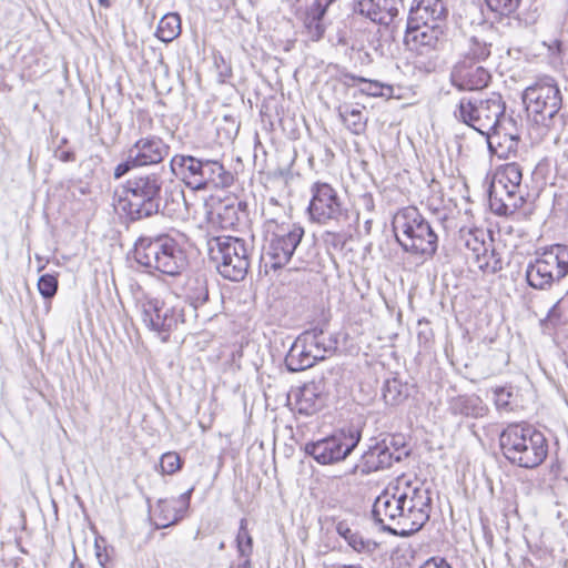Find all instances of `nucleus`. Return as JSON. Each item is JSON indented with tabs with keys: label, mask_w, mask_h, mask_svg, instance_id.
<instances>
[{
	"label": "nucleus",
	"mask_w": 568,
	"mask_h": 568,
	"mask_svg": "<svg viewBox=\"0 0 568 568\" xmlns=\"http://www.w3.org/2000/svg\"><path fill=\"white\" fill-rule=\"evenodd\" d=\"M430 511L429 488L417 478L400 477L375 499L372 515L383 530L407 537L425 526Z\"/></svg>",
	"instance_id": "obj_1"
},
{
	"label": "nucleus",
	"mask_w": 568,
	"mask_h": 568,
	"mask_svg": "<svg viewBox=\"0 0 568 568\" xmlns=\"http://www.w3.org/2000/svg\"><path fill=\"white\" fill-rule=\"evenodd\" d=\"M523 101L531 119L529 135L536 143L546 138L557 141L567 121L564 113L560 89L551 77L538 78L523 93Z\"/></svg>",
	"instance_id": "obj_2"
},
{
	"label": "nucleus",
	"mask_w": 568,
	"mask_h": 568,
	"mask_svg": "<svg viewBox=\"0 0 568 568\" xmlns=\"http://www.w3.org/2000/svg\"><path fill=\"white\" fill-rule=\"evenodd\" d=\"M163 179L156 173L131 176L113 196L114 209L138 221L159 213Z\"/></svg>",
	"instance_id": "obj_3"
},
{
	"label": "nucleus",
	"mask_w": 568,
	"mask_h": 568,
	"mask_svg": "<svg viewBox=\"0 0 568 568\" xmlns=\"http://www.w3.org/2000/svg\"><path fill=\"white\" fill-rule=\"evenodd\" d=\"M504 457L513 465L532 469L548 456V439L539 429L528 424H509L499 435Z\"/></svg>",
	"instance_id": "obj_4"
},
{
	"label": "nucleus",
	"mask_w": 568,
	"mask_h": 568,
	"mask_svg": "<svg viewBox=\"0 0 568 568\" xmlns=\"http://www.w3.org/2000/svg\"><path fill=\"white\" fill-rule=\"evenodd\" d=\"M135 261L164 275L179 276L189 266L184 247L169 234L142 236L134 245Z\"/></svg>",
	"instance_id": "obj_5"
},
{
	"label": "nucleus",
	"mask_w": 568,
	"mask_h": 568,
	"mask_svg": "<svg viewBox=\"0 0 568 568\" xmlns=\"http://www.w3.org/2000/svg\"><path fill=\"white\" fill-rule=\"evenodd\" d=\"M396 241L405 252L433 257L438 247V235L415 206L400 209L393 217Z\"/></svg>",
	"instance_id": "obj_6"
},
{
	"label": "nucleus",
	"mask_w": 568,
	"mask_h": 568,
	"mask_svg": "<svg viewBox=\"0 0 568 568\" xmlns=\"http://www.w3.org/2000/svg\"><path fill=\"white\" fill-rule=\"evenodd\" d=\"M170 168L194 191L225 189L234 181L233 174L216 160L175 154L170 161Z\"/></svg>",
	"instance_id": "obj_7"
},
{
	"label": "nucleus",
	"mask_w": 568,
	"mask_h": 568,
	"mask_svg": "<svg viewBox=\"0 0 568 568\" xmlns=\"http://www.w3.org/2000/svg\"><path fill=\"white\" fill-rule=\"evenodd\" d=\"M454 116L481 135L488 134L509 118L506 115V102L497 92L460 98L454 110Z\"/></svg>",
	"instance_id": "obj_8"
},
{
	"label": "nucleus",
	"mask_w": 568,
	"mask_h": 568,
	"mask_svg": "<svg viewBox=\"0 0 568 568\" xmlns=\"http://www.w3.org/2000/svg\"><path fill=\"white\" fill-rule=\"evenodd\" d=\"M252 246L244 240L230 235L207 240V253L219 274L230 281L245 278L251 264Z\"/></svg>",
	"instance_id": "obj_9"
},
{
	"label": "nucleus",
	"mask_w": 568,
	"mask_h": 568,
	"mask_svg": "<svg viewBox=\"0 0 568 568\" xmlns=\"http://www.w3.org/2000/svg\"><path fill=\"white\" fill-rule=\"evenodd\" d=\"M521 180L523 172L518 163H507L497 170L489 190L490 206L497 214L507 215L521 206Z\"/></svg>",
	"instance_id": "obj_10"
},
{
	"label": "nucleus",
	"mask_w": 568,
	"mask_h": 568,
	"mask_svg": "<svg viewBox=\"0 0 568 568\" xmlns=\"http://www.w3.org/2000/svg\"><path fill=\"white\" fill-rule=\"evenodd\" d=\"M361 432L354 427L342 429L328 437L305 445V453L321 465L344 460L358 445Z\"/></svg>",
	"instance_id": "obj_11"
},
{
	"label": "nucleus",
	"mask_w": 568,
	"mask_h": 568,
	"mask_svg": "<svg viewBox=\"0 0 568 568\" xmlns=\"http://www.w3.org/2000/svg\"><path fill=\"white\" fill-rule=\"evenodd\" d=\"M142 321L149 329L156 332L166 342L171 331L179 324L189 323L191 318L186 315V310L179 305L168 306L159 298L146 297L142 303Z\"/></svg>",
	"instance_id": "obj_12"
},
{
	"label": "nucleus",
	"mask_w": 568,
	"mask_h": 568,
	"mask_svg": "<svg viewBox=\"0 0 568 568\" xmlns=\"http://www.w3.org/2000/svg\"><path fill=\"white\" fill-rule=\"evenodd\" d=\"M311 193L308 213L313 221L326 224L329 221L343 223L348 220V211L344 207L337 191L332 185L316 182L312 185Z\"/></svg>",
	"instance_id": "obj_13"
},
{
	"label": "nucleus",
	"mask_w": 568,
	"mask_h": 568,
	"mask_svg": "<svg viewBox=\"0 0 568 568\" xmlns=\"http://www.w3.org/2000/svg\"><path fill=\"white\" fill-rule=\"evenodd\" d=\"M304 236V229L293 224L290 226H278L271 233L267 244L264 247V258L266 265L277 270L285 266L292 258Z\"/></svg>",
	"instance_id": "obj_14"
},
{
	"label": "nucleus",
	"mask_w": 568,
	"mask_h": 568,
	"mask_svg": "<svg viewBox=\"0 0 568 568\" xmlns=\"http://www.w3.org/2000/svg\"><path fill=\"white\" fill-rule=\"evenodd\" d=\"M408 450L404 448L390 449L388 443L383 440L371 446L347 474L368 475L371 473L388 468L394 463H399L408 456Z\"/></svg>",
	"instance_id": "obj_15"
},
{
	"label": "nucleus",
	"mask_w": 568,
	"mask_h": 568,
	"mask_svg": "<svg viewBox=\"0 0 568 568\" xmlns=\"http://www.w3.org/2000/svg\"><path fill=\"white\" fill-rule=\"evenodd\" d=\"M405 43L419 54L442 50L447 43L446 26L407 23Z\"/></svg>",
	"instance_id": "obj_16"
},
{
	"label": "nucleus",
	"mask_w": 568,
	"mask_h": 568,
	"mask_svg": "<svg viewBox=\"0 0 568 568\" xmlns=\"http://www.w3.org/2000/svg\"><path fill=\"white\" fill-rule=\"evenodd\" d=\"M486 138L488 151L498 159L515 158L520 142V126L518 121L509 116L498 124Z\"/></svg>",
	"instance_id": "obj_17"
},
{
	"label": "nucleus",
	"mask_w": 568,
	"mask_h": 568,
	"mask_svg": "<svg viewBox=\"0 0 568 568\" xmlns=\"http://www.w3.org/2000/svg\"><path fill=\"white\" fill-rule=\"evenodd\" d=\"M449 78L458 91H479L488 87L491 74L476 61L459 60L454 64Z\"/></svg>",
	"instance_id": "obj_18"
},
{
	"label": "nucleus",
	"mask_w": 568,
	"mask_h": 568,
	"mask_svg": "<svg viewBox=\"0 0 568 568\" xmlns=\"http://www.w3.org/2000/svg\"><path fill=\"white\" fill-rule=\"evenodd\" d=\"M334 0H313L297 19L302 22V34L308 40L317 42L323 39L326 31L325 14Z\"/></svg>",
	"instance_id": "obj_19"
},
{
	"label": "nucleus",
	"mask_w": 568,
	"mask_h": 568,
	"mask_svg": "<svg viewBox=\"0 0 568 568\" xmlns=\"http://www.w3.org/2000/svg\"><path fill=\"white\" fill-rule=\"evenodd\" d=\"M129 150L138 165L146 166L161 163L168 156L170 145L160 136L148 135L135 141Z\"/></svg>",
	"instance_id": "obj_20"
},
{
	"label": "nucleus",
	"mask_w": 568,
	"mask_h": 568,
	"mask_svg": "<svg viewBox=\"0 0 568 568\" xmlns=\"http://www.w3.org/2000/svg\"><path fill=\"white\" fill-rule=\"evenodd\" d=\"M447 8L443 0H415L407 23L446 26Z\"/></svg>",
	"instance_id": "obj_21"
},
{
	"label": "nucleus",
	"mask_w": 568,
	"mask_h": 568,
	"mask_svg": "<svg viewBox=\"0 0 568 568\" xmlns=\"http://www.w3.org/2000/svg\"><path fill=\"white\" fill-rule=\"evenodd\" d=\"M536 256L554 283L560 282L568 275V245H551L541 252H536Z\"/></svg>",
	"instance_id": "obj_22"
},
{
	"label": "nucleus",
	"mask_w": 568,
	"mask_h": 568,
	"mask_svg": "<svg viewBox=\"0 0 568 568\" xmlns=\"http://www.w3.org/2000/svg\"><path fill=\"white\" fill-rule=\"evenodd\" d=\"M183 291L189 304L181 308L186 310L191 320L195 318L196 308L209 300L207 281L203 275H191L186 278Z\"/></svg>",
	"instance_id": "obj_23"
},
{
	"label": "nucleus",
	"mask_w": 568,
	"mask_h": 568,
	"mask_svg": "<svg viewBox=\"0 0 568 568\" xmlns=\"http://www.w3.org/2000/svg\"><path fill=\"white\" fill-rule=\"evenodd\" d=\"M325 398L318 384H305L296 394V409L300 414L310 416L324 406Z\"/></svg>",
	"instance_id": "obj_24"
},
{
	"label": "nucleus",
	"mask_w": 568,
	"mask_h": 568,
	"mask_svg": "<svg viewBox=\"0 0 568 568\" xmlns=\"http://www.w3.org/2000/svg\"><path fill=\"white\" fill-rule=\"evenodd\" d=\"M301 341L305 342L316 362L324 359L327 353L333 352L337 343L335 338L327 336L321 328L305 331L301 334Z\"/></svg>",
	"instance_id": "obj_25"
},
{
	"label": "nucleus",
	"mask_w": 568,
	"mask_h": 568,
	"mask_svg": "<svg viewBox=\"0 0 568 568\" xmlns=\"http://www.w3.org/2000/svg\"><path fill=\"white\" fill-rule=\"evenodd\" d=\"M466 245L471 250L475 263L479 270L486 273H496L503 268L501 260L484 242L474 239V245L471 246L470 240H467Z\"/></svg>",
	"instance_id": "obj_26"
},
{
	"label": "nucleus",
	"mask_w": 568,
	"mask_h": 568,
	"mask_svg": "<svg viewBox=\"0 0 568 568\" xmlns=\"http://www.w3.org/2000/svg\"><path fill=\"white\" fill-rule=\"evenodd\" d=\"M316 363L315 357L308 351L301 335L295 339L285 356V366L290 372H301L312 367Z\"/></svg>",
	"instance_id": "obj_27"
},
{
	"label": "nucleus",
	"mask_w": 568,
	"mask_h": 568,
	"mask_svg": "<svg viewBox=\"0 0 568 568\" xmlns=\"http://www.w3.org/2000/svg\"><path fill=\"white\" fill-rule=\"evenodd\" d=\"M335 530L356 552L373 554L378 546L374 540L364 538L358 531L353 530L346 521H338Z\"/></svg>",
	"instance_id": "obj_28"
},
{
	"label": "nucleus",
	"mask_w": 568,
	"mask_h": 568,
	"mask_svg": "<svg viewBox=\"0 0 568 568\" xmlns=\"http://www.w3.org/2000/svg\"><path fill=\"white\" fill-rule=\"evenodd\" d=\"M449 410L454 415L478 418L483 417L487 408L478 396H457L449 402Z\"/></svg>",
	"instance_id": "obj_29"
},
{
	"label": "nucleus",
	"mask_w": 568,
	"mask_h": 568,
	"mask_svg": "<svg viewBox=\"0 0 568 568\" xmlns=\"http://www.w3.org/2000/svg\"><path fill=\"white\" fill-rule=\"evenodd\" d=\"M527 284L535 290H549L554 282L549 278V274L544 268L542 263L539 262L535 255L534 260H530L526 266L525 272Z\"/></svg>",
	"instance_id": "obj_30"
},
{
	"label": "nucleus",
	"mask_w": 568,
	"mask_h": 568,
	"mask_svg": "<svg viewBox=\"0 0 568 568\" xmlns=\"http://www.w3.org/2000/svg\"><path fill=\"white\" fill-rule=\"evenodd\" d=\"M364 108L341 106L338 114L345 126L356 135L365 132L367 118L363 114Z\"/></svg>",
	"instance_id": "obj_31"
},
{
	"label": "nucleus",
	"mask_w": 568,
	"mask_h": 568,
	"mask_svg": "<svg viewBox=\"0 0 568 568\" xmlns=\"http://www.w3.org/2000/svg\"><path fill=\"white\" fill-rule=\"evenodd\" d=\"M181 33V18L178 13H166L159 21L155 36L162 42H171Z\"/></svg>",
	"instance_id": "obj_32"
},
{
	"label": "nucleus",
	"mask_w": 568,
	"mask_h": 568,
	"mask_svg": "<svg viewBox=\"0 0 568 568\" xmlns=\"http://www.w3.org/2000/svg\"><path fill=\"white\" fill-rule=\"evenodd\" d=\"M344 84L347 87H356L359 85V93L365 94L368 97H383L384 95V89L386 88L385 84H383L379 81L376 80H368L362 77H357L351 73L344 74ZM389 89V87H387Z\"/></svg>",
	"instance_id": "obj_33"
},
{
	"label": "nucleus",
	"mask_w": 568,
	"mask_h": 568,
	"mask_svg": "<svg viewBox=\"0 0 568 568\" xmlns=\"http://www.w3.org/2000/svg\"><path fill=\"white\" fill-rule=\"evenodd\" d=\"M409 396V386L398 378L387 379L383 386V398L388 405H398Z\"/></svg>",
	"instance_id": "obj_34"
},
{
	"label": "nucleus",
	"mask_w": 568,
	"mask_h": 568,
	"mask_svg": "<svg viewBox=\"0 0 568 568\" xmlns=\"http://www.w3.org/2000/svg\"><path fill=\"white\" fill-rule=\"evenodd\" d=\"M491 44L477 37H471L468 41V48L460 60H471L481 64L490 55Z\"/></svg>",
	"instance_id": "obj_35"
},
{
	"label": "nucleus",
	"mask_w": 568,
	"mask_h": 568,
	"mask_svg": "<svg viewBox=\"0 0 568 568\" xmlns=\"http://www.w3.org/2000/svg\"><path fill=\"white\" fill-rule=\"evenodd\" d=\"M158 510L159 521L156 525L162 528L174 525L182 518V514L178 510L174 501L160 500L158 504Z\"/></svg>",
	"instance_id": "obj_36"
},
{
	"label": "nucleus",
	"mask_w": 568,
	"mask_h": 568,
	"mask_svg": "<svg viewBox=\"0 0 568 568\" xmlns=\"http://www.w3.org/2000/svg\"><path fill=\"white\" fill-rule=\"evenodd\" d=\"M236 548L241 557H251L253 551V538L247 529V520L242 518L236 535Z\"/></svg>",
	"instance_id": "obj_37"
},
{
	"label": "nucleus",
	"mask_w": 568,
	"mask_h": 568,
	"mask_svg": "<svg viewBox=\"0 0 568 568\" xmlns=\"http://www.w3.org/2000/svg\"><path fill=\"white\" fill-rule=\"evenodd\" d=\"M354 10L374 22H385V18L379 14V0H359L355 4Z\"/></svg>",
	"instance_id": "obj_38"
},
{
	"label": "nucleus",
	"mask_w": 568,
	"mask_h": 568,
	"mask_svg": "<svg viewBox=\"0 0 568 568\" xmlns=\"http://www.w3.org/2000/svg\"><path fill=\"white\" fill-rule=\"evenodd\" d=\"M488 10L496 16H508L514 12L519 0H484Z\"/></svg>",
	"instance_id": "obj_39"
},
{
	"label": "nucleus",
	"mask_w": 568,
	"mask_h": 568,
	"mask_svg": "<svg viewBox=\"0 0 568 568\" xmlns=\"http://www.w3.org/2000/svg\"><path fill=\"white\" fill-rule=\"evenodd\" d=\"M404 11L400 7L399 0H384L381 4V17L385 18V22H378L379 24L388 26L395 21L399 12Z\"/></svg>",
	"instance_id": "obj_40"
},
{
	"label": "nucleus",
	"mask_w": 568,
	"mask_h": 568,
	"mask_svg": "<svg viewBox=\"0 0 568 568\" xmlns=\"http://www.w3.org/2000/svg\"><path fill=\"white\" fill-rule=\"evenodd\" d=\"M38 290L44 298H51L58 290V281L53 275L44 274L38 281Z\"/></svg>",
	"instance_id": "obj_41"
},
{
	"label": "nucleus",
	"mask_w": 568,
	"mask_h": 568,
	"mask_svg": "<svg viewBox=\"0 0 568 568\" xmlns=\"http://www.w3.org/2000/svg\"><path fill=\"white\" fill-rule=\"evenodd\" d=\"M162 473L172 475L181 468V458L174 452H169L162 455L160 460Z\"/></svg>",
	"instance_id": "obj_42"
},
{
	"label": "nucleus",
	"mask_w": 568,
	"mask_h": 568,
	"mask_svg": "<svg viewBox=\"0 0 568 568\" xmlns=\"http://www.w3.org/2000/svg\"><path fill=\"white\" fill-rule=\"evenodd\" d=\"M495 405L498 410L509 412L513 410L511 398L513 392L505 387H497L494 390Z\"/></svg>",
	"instance_id": "obj_43"
},
{
	"label": "nucleus",
	"mask_w": 568,
	"mask_h": 568,
	"mask_svg": "<svg viewBox=\"0 0 568 568\" xmlns=\"http://www.w3.org/2000/svg\"><path fill=\"white\" fill-rule=\"evenodd\" d=\"M139 166L140 165H138V163H135V160L132 159V153L129 150L128 159L124 162L119 163L115 166L114 172H113L114 179H121L126 173H129L132 169L139 168Z\"/></svg>",
	"instance_id": "obj_44"
},
{
	"label": "nucleus",
	"mask_w": 568,
	"mask_h": 568,
	"mask_svg": "<svg viewBox=\"0 0 568 568\" xmlns=\"http://www.w3.org/2000/svg\"><path fill=\"white\" fill-rule=\"evenodd\" d=\"M101 542H104L103 538H95L94 541V550L98 562L101 567L105 568L110 557L106 551V547L102 546Z\"/></svg>",
	"instance_id": "obj_45"
},
{
	"label": "nucleus",
	"mask_w": 568,
	"mask_h": 568,
	"mask_svg": "<svg viewBox=\"0 0 568 568\" xmlns=\"http://www.w3.org/2000/svg\"><path fill=\"white\" fill-rule=\"evenodd\" d=\"M215 65L219 69V78L221 82H225L227 78L232 75L231 67L227 65L223 57H215Z\"/></svg>",
	"instance_id": "obj_46"
},
{
	"label": "nucleus",
	"mask_w": 568,
	"mask_h": 568,
	"mask_svg": "<svg viewBox=\"0 0 568 568\" xmlns=\"http://www.w3.org/2000/svg\"><path fill=\"white\" fill-rule=\"evenodd\" d=\"M419 568H452L443 557H432L427 559Z\"/></svg>",
	"instance_id": "obj_47"
},
{
	"label": "nucleus",
	"mask_w": 568,
	"mask_h": 568,
	"mask_svg": "<svg viewBox=\"0 0 568 568\" xmlns=\"http://www.w3.org/2000/svg\"><path fill=\"white\" fill-rule=\"evenodd\" d=\"M560 303L561 300H558L547 313L546 318L552 324H557L561 320Z\"/></svg>",
	"instance_id": "obj_48"
},
{
	"label": "nucleus",
	"mask_w": 568,
	"mask_h": 568,
	"mask_svg": "<svg viewBox=\"0 0 568 568\" xmlns=\"http://www.w3.org/2000/svg\"><path fill=\"white\" fill-rule=\"evenodd\" d=\"M324 241L326 244L332 245L334 247H342L344 245V239L341 234L334 232H326Z\"/></svg>",
	"instance_id": "obj_49"
},
{
	"label": "nucleus",
	"mask_w": 568,
	"mask_h": 568,
	"mask_svg": "<svg viewBox=\"0 0 568 568\" xmlns=\"http://www.w3.org/2000/svg\"><path fill=\"white\" fill-rule=\"evenodd\" d=\"M557 171L560 173L565 179H568V149L565 150L562 155L557 161Z\"/></svg>",
	"instance_id": "obj_50"
},
{
	"label": "nucleus",
	"mask_w": 568,
	"mask_h": 568,
	"mask_svg": "<svg viewBox=\"0 0 568 568\" xmlns=\"http://www.w3.org/2000/svg\"><path fill=\"white\" fill-rule=\"evenodd\" d=\"M358 202L367 212H372L375 207L373 195L369 193L361 195Z\"/></svg>",
	"instance_id": "obj_51"
},
{
	"label": "nucleus",
	"mask_w": 568,
	"mask_h": 568,
	"mask_svg": "<svg viewBox=\"0 0 568 568\" xmlns=\"http://www.w3.org/2000/svg\"><path fill=\"white\" fill-rule=\"evenodd\" d=\"M55 158L64 163L75 161V154L73 151H70V150H67V151L57 150Z\"/></svg>",
	"instance_id": "obj_52"
},
{
	"label": "nucleus",
	"mask_w": 568,
	"mask_h": 568,
	"mask_svg": "<svg viewBox=\"0 0 568 568\" xmlns=\"http://www.w3.org/2000/svg\"><path fill=\"white\" fill-rule=\"evenodd\" d=\"M193 488L189 489L187 491L183 493L180 498L179 503L181 504L182 509H185L189 507L190 498L192 495Z\"/></svg>",
	"instance_id": "obj_53"
},
{
	"label": "nucleus",
	"mask_w": 568,
	"mask_h": 568,
	"mask_svg": "<svg viewBox=\"0 0 568 568\" xmlns=\"http://www.w3.org/2000/svg\"><path fill=\"white\" fill-rule=\"evenodd\" d=\"M243 558H244L243 562L240 564L237 568H250L251 567L250 557H243Z\"/></svg>",
	"instance_id": "obj_54"
},
{
	"label": "nucleus",
	"mask_w": 568,
	"mask_h": 568,
	"mask_svg": "<svg viewBox=\"0 0 568 568\" xmlns=\"http://www.w3.org/2000/svg\"><path fill=\"white\" fill-rule=\"evenodd\" d=\"M389 447L392 450L396 449V448H404L406 449V447L404 445L399 446L396 442H395V438H392V440L389 442Z\"/></svg>",
	"instance_id": "obj_55"
},
{
	"label": "nucleus",
	"mask_w": 568,
	"mask_h": 568,
	"mask_svg": "<svg viewBox=\"0 0 568 568\" xmlns=\"http://www.w3.org/2000/svg\"><path fill=\"white\" fill-rule=\"evenodd\" d=\"M371 227H372V219H367L365 220L364 222V229H365V232L368 234L371 232Z\"/></svg>",
	"instance_id": "obj_56"
},
{
	"label": "nucleus",
	"mask_w": 568,
	"mask_h": 568,
	"mask_svg": "<svg viewBox=\"0 0 568 568\" xmlns=\"http://www.w3.org/2000/svg\"><path fill=\"white\" fill-rule=\"evenodd\" d=\"M174 195H175L178 199L182 200V201L185 203V199H184V192H183V190H178V191H175Z\"/></svg>",
	"instance_id": "obj_57"
},
{
	"label": "nucleus",
	"mask_w": 568,
	"mask_h": 568,
	"mask_svg": "<svg viewBox=\"0 0 568 568\" xmlns=\"http://www.w3.org/2000/svg\"><path fill=\"white\" fill-rule=\"evenodd\" d=\"M100 6H102L103 8H110L111 7V1L110 0H98Z\"/></svg>",
	"instance_id": "obj_58"
},
{
	"label": "nucleus",
	"mask_w": 568,
	"mask_h": 568,
	"mask_svg": "<svg viewBox=\"0 0 568 568\" xmlns=\"http://www.w3.org/2000/svg\"><path fill=\"white\" fill-rule=\"evenodd\" d=\"M337 43L342 44V45H345L347 43L346 39H345V36H338Z\"/></svg>",
	"instance_id": "obj_59"
},
{
	"label": "nucleus",
	"mask_w": 568,
	"mask_h": 568,
	"mask_svg": "<svg viewBox=\"0 0 568 568\" xmlns=\"http://www.w3.org/2000/svg\"><path fill=\"white\" fill-rule=\"evenodd\" d=\"M67 142H68V141H67V139H65V138H63V139L61 140L60 146H61V145H64Z\"/></svg>",
	"instance_id": "obj_60"
},
{
	"label": "nucleus",
	"mask_w": 568,
	"mask_h": 568,
	"mask_svg": "<svg viewBox=\"0 0 568 568\" xmlns=\"http://www.w3.org/2000/svg\"><path fill=\"white\" fill-rule=\"evenodd\" d=\"M71 568H75V562H72ZM79 568H82L81 564H79Z\"/></svg>",
	"instance_id": "obj_61"
},
{
	"label": "nucleus",
	"mask_w": 568,
	"mask_h": 568,
	"mask_svg": "<svg viewBox=\"0 0 568 568\" xmlns=\"http://www.w3.org/2000/svg\"><path fill=\"white\" fill-rule=\"evenodd\" d=\"M220 549H223L224 548V542H221L220 546H219Z\"/></svg>",
	"instance_id": "obj_62"
},
{
	"label": "nucleus",
	"mask_w": 568,
	"mask_h": 568,
	"mask_svg": "<svg viewBox=\"0 0 568 568\" xmlns=\"http://www.w3.org/2000/svg\"><path fill=\"white\" fill-rule=\"evenodd\" d=\"M400 7L404 9V1L399 0Z\"/></svg>",
	"instance_id": "obj_63"
}]
</instances>
